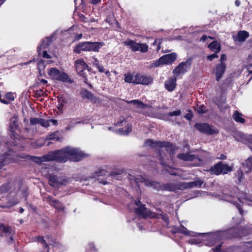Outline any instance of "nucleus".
<instances>
[{
  "mask_svg": "<svg viewBox=\"0 0 252 252\" xmlns=\"http://www.w3.org/2000/svg\"><path fill=\"white\" fill-rule=\"evenodd\" d=\"M69 147H65L60 150L50 151L42 157L31 156V159L38 164L52 161L64 163L69 160Z\"/></svg>",
  "mask_w": 252,
  "mask_h": 252,
  "instance_id": "f257e3e1",
  "label": "nucleus"
},
{
  "mask_svg": "<svg viewBox=\"0 0 252 252\" xmlns=\"http://www.w3.org/2000/svg\"><path fill=\"white\" fill-rule=\"evenodd\" d=\"M19 117L16 115H14L9 119L8 125V134L10 137L13 139H19L20 133L22 130L19 124Z\"/></svg>",
  "mask_w": 252,
  "mask_h": 252,
  "instance_id": "f03ea898",
  "label": "nucleus"
},
{
  "mask_svg": "<svg viewBox=\"0 0 252 252\" xmlns=\"http://www.w3.org/2000/svg\"><path fill=\"white\" fill-rule=\"evenodd\" d=\"M145 144L151 147H164L171 157L173 156L175 152L178 149V147L175 144L168 141H157L154 142L151 139H147L145 142Z\"/></svg>",
  "mask_w": 252,
  "mask_h": 252,
  "instance_id": "7ed1b4c3",
  "label": "nucleus"
},
{
  "mask_svg": "<svg viewBox=\"0 0 252 252\" xmlns=\"http://www.w3.org/2000/svg\"><path fill=\"white\" fill-rule=\"evenodd\" d=\"M104 45L103 42H80L75 47L74 51L76 53H80L82 51L98 52L99 49Z\"/></svg>",
  "mask_w": 252,
  "mask_h": 252,
  "instance_id": "20e7f679",
  "label": "nucleus"
},
{
  "mask_svg": "<svg viewBox=\"0 0 252 252\" xmlns=\"http://www.w3.org/2000/svg\"><path fill=\"white\" fill-rule=\"evenodd\" d=\"M194 127L201 133L211 135L219 132L217 128L213 127L208 123H196Z\"/></svg>",
  "mask_w": 252,
  "mask_h": 252,
  "instance_id": "39448f33",
  "label": "nucleus"
},
{
  "mask_svg": "<svg viewBox=\"0 0 252 252\" xmlns=\"http://www.w3.org/2000/svg\"><path fill=\"white\" fill-rule=\"evenodd\" d=\"M88 155L77 148L69 147V160L74 162H78L87 158Z\"/></svg>",
  "mask_w": 252,
  "mask_h": 252,
  "instance_id": "423d86ee",
  "label": "nucleus"
},
{
  "mask_svg": "<svg viewBox=\"0 0 252 252\" xmlns=\"http://www.w3.org/2000/svg\"><path fill=\"white\" fill-rule=\"evenodd\" d=\"M124 44L128 46L133 52L139 51L142 53H145L148 49V46L146 44L136 43L130 39L125 41Z\"/></svg>",
  "mask_w": 252,
  "mask_h": 252,
  "instance_id": "0eeeda50",
  "label": "nucleus"
},
{
  "mask_svg": "<svg viewBox=\"0 0 252 252\" xmlns=\"http://www.w3.org/2000/svg\"><path fill=\"white\" fill-rule=\"evenodd\" d=\"M177 158L183 161H191L194 160H197L198 162L194 164V166H199L202 164V159L199 158L197 155H190L189 153H180L178 155Z\"/></svg>",
  "mask_w": 252,
  "mask_h": 252,
  "instance_id": "6e6552de",
  "label": "nucleus"
},
{
  "mask_svg": "<svg viewBox=\"0 0 252 252\" xmlns=\"http://www.w3.org/2000/svg\"><path fill=\"white\" fill-rule=\"evenodd\" d=\"M153 82V78L151 75H145L139 73L135 75V84L149 85Z\"/></svg>",
  "mask_w": 252,
  "mask_h": 252,
  "instance_id": "1a4fd4ad",
  "label": "nucleus"
},
{
  "mask_svg": "<svg viewBox=\"0 0 252 252\" xmlns=\"http://www.w3.org/2000/svg\"><path fill=\"white\" fill-rule=\"evenodd\" d=\"M203 236H208V239L210 241V246H214L217 242L220 241L223 239V233L222 231L216 232L202 233Z\"/></svg>",
  "mask_w": 252,
  "mask_h": 252,
  "instance_id": "9d476101",
  "label": "nucleus"
},
{
  "mask_svg": "<svg viewBox=\"0 0 252 252\" xmlns=\"http://www.w3.org/2000/svg\"><path fill=\"white\" fill-rule=\"evenodd\" d=\"M116 126H126V128L124 127H121L119 129L120 132L125 135H127L132 129V126L131 124L128 123V122L123 117H121L120 121L117 122L116 124Z\"/></svg>",
  "mask_w": 252,
  "mask_h": 252,
  "instance_id": "9b49d317",
  "label": "nucleus"
},
{
  "mask_svg": "<svg viewBox=\"0 0 252 252\" xmlns=\"http://www.w3.org/2000/svg\"><path fill=\"white\" fill-rule=\"evenodd\" d=\"M244 230V226L230 229L226 233V238L229 239H232L233 238H241Z\"/></svg>",
  "mask_w": 252,
  "mask_h": 252,
  "instance_id": "f8f14e48",
  "label": "nucleus"
},
{
  "mask_svg": "<svg viewBox=\"0 0 252 252\" xmlns=\"http://www.w3.org/2000/svg\"><path fill=\"white\" fill-rule=\"evenodd\" d=\"M191 64H179L172 71L173 77L176 79L182 78V76L188 71Z\"/></svg>",
  "mask_w": 252,
  "mask_h": 252,
  "instance_id": "ddd939ff",
  "label": "nucleus"
},
{
  "mask_svg": "<svg viewBox=\"0 0 252 252\" xmlns=\"http://www.w3.org/2000/svg\"><path fill=\"white\" fill-rule=\"evenodd\" d=\"M134 212L137 215L141 216L143 218H146L147 217H154L153 212L150 210H148L145 204L139 205V206L135 208Z\"/></svg>",
  "mask_w": 252,
  "mask_h": 252,
  "instance_id": "4468645a",
  "label": "nucleus"
},
{
  "mask_svg": "<svg viewBox=\"0 0 252 252\" xmlns=\"http://www.w3.org/2000/svg\"><path fill=\"white\" fill-rule=\"evenodd\" d=\"M162 189L164 190L173 192L176 191L177 190H184L183 182H180L178 184L167 183L162 185Z\"/></svg>",
  "mask_w": 252,
  "mask_h": 252,
  "instance_id": "2eb2a0df",
  "label": "nucleus"
},
{
  "mask_svg": "<svg viewBox=\"0 0 252 252\" xmlns=\"http://www.w3.org/2000/svg\"><path fill=\"white\" fill-rule=\"evenodd\" d=\"M46 201L51 206L53 207L58 211H63L64 210V206L58 200L54 199L51 195H48L46 197Z\"/></svg>",
  "mask_w": 252,
  "mask_h": 252,
  "instance_id": "dca6fc26",
  "label": "nucleus"
},
{
  "mask_svg": "<svg viewBox=\"0 0 252 252\" xmlns=\"http://www.w3.org/2000/svg\"><path fill=\"white\" fill-rule=\"evenodd\" d=\"M80 94L83 99H87L93 103H95L98 101V99L87 89H82L80 92Z\"/></svg>",
  "mask_w": 252,
  "mask_h": 252,
  "instance_id": "f3484780",
  "label": "nucleus"
},
{
  "mask_svg": "<svg viewBox=\"0 0 252 252\" xmlns=\"http://www.w3.org/2000/svg\"><path fill=\"white\" fill-rule=\"evenodd\" d=\"M177 79L176 77H171L164 82V87L168 92H173L177 86Z\"/></svg>",
  "mask_w": 252,
  "mask_h": 252,
  "instance_id": "a211bd4d",
  "label": "nucleus"
},
{
  "mask_svg": "<svg viewBox=\"0 0 252 252\" xmlns=\"http://www.w3.org/2000/svg\"><path fill=\"white\" fill-rule=\"evenodd\" d=\"M54 37V35L53 34L50 36L46 37L42 41L41 43L38 47L37 51L38 55L41 54V50L47 48L51 44V43L53 42V38Z\"/></svg>",
  "mask_w": 252,
  "mask_h": 252,
  "instance_id": "6ab92c4d",
  "label": "nucleus"
},
{
  "mask_svg": "<svg viewBox=\"0 0 252 252\" xmlns=\"http://www.w3.org/2000/svg\"><path fill=\"white\" fill-rule=\"evenodd\" d=\"M226 69L225 64H218L214 72L216 75V78L217 81H219L220 79L222 77Z\"/></svg>",
  "mask_w": 252,
  "mask_h": 252,
  "instance_id": "aec40b11",
  "label": "nucleus"
},
{
  "mask_svg": "<svg viewBox=\"0 0 252 252\" xmlns=\"http://www.w3.org/2000/svg\"><path fill=\"white\" fill-rule=\"evenodd\" d=\"M177 58V54L175 53L163 56L158 60V63H172Z\"/></svg>",
  "mask_w": 252,
  "mask_h": 252,
  "instance_id": "412c9836",
  "label": "nucleus"
},
{
  "mask_svg": "<svg viewBox=\"0 0 252 252\" xmlns=\"http://www.w3.org/2000/svg\"><path fill=\"white\" fill-rule=\"evenodd\" d=\"M203 183L204 182L202 180L197 179L194 181L189 183L183 182V186L184 187V189H190L194 187L200 188L201 187Z\"/></svg>",
  "mask_w": 252,
  "mask_h": 252,
  "instance_id": "4be33fe9",
  "label": "nucleus"
},
{
  "mask_svg": "<svg viewBox=\"0 0 252 252\" xmlns=\"http://www.w3.org/2000/svg\"><path fill=\"white\" fill-rule=\"evenodd\" d=\"M249 36V32L245 31H239L236 36H233L235 41L244 42Z\"/></svg>",
  "mask_w": 252,
  "mask_h": 252,
  "instance_id": "5701e85b",
  "label": "nucleus"
},
{
  "mask_svg": "<svg viewBox=\"0 0 252 252\" xmlns=\"http://www.w3.org/2000/svg\"><path fill=\"white\" fill-rule=\"evenodd\" d=\"M56 80L64 83L71 84L73 81L71 80L68 74L64 72H60L58 76L56 77Z\"/></svg>",
  "mask_w": 252,
  "mask_h": 252,
  "instance_id": "b1692460",
  "label": "nucleus"
},
{
  "mask_svg": "<svg viewBox=\"0 0 252 252\" xmlns=\"http://www.w3.org/2000/svg\"><path fill=\"white\" fill-rule=\"evenodd\" d=\"M12 160V159L10 157L9 154H3L1 157V158L0 159V170L4 166L11 163Z\"/></svg>",
  "mask_w": 252,
  "mask_h": 252,
  "instance_id": "393cba45",
  "label": "nucleus"
},
{
  "mask_svg": "<svg viewBox=\"0 0 252 252\" xmlns=\"http://www.w3.org/2000/svg\"><path fill=\"white\" fill-rule=\"evenodd\" d=\"M208 171L212 175H221L220 172V161L211 166Z\"/></svg>",
  "mask_w": 252,
  "mask_h": 252,
  "instance_id": "a878e982",
  "label": "nucleus"
},
{
  "mask_svg": "<svg viewBox=\"0 0 252 252\" xmlns=\"http://www.w3.org/2000/svg\"><path fill=\"white\" fill-rule=\"evenodd\" d=\"M173 233H180L186 235L189 234V231L182 224L180 227L174 226L172 230Z\"/></svg>",
  "mask_w": 252,
  "mask_h": 252,
  "instance_id": "bb28decb",
  "label": "nucleus"
},
{
  "mask_svg": "<svg viewBox=\"0 0 252 252\" xmlns=\"http://www.w3.org/2000/svg\"><path fill=\"white\" fill-rule=\"evenodd\" d=\"M226 97L221 93L219 97L215 100V104L219 108L221 109L222 108L223 105L226 103Z\"/></svg>",
  "mask_w": 252,
  "mask_h": 252,
  "instance_id": "cd10ccee",
  "label": "nucleus"
},
{
  "mask_svg": "<svg viewBox=\"0 0 252 252\" xmlns=\"http://www.w3.org/2000/svg\"><path fill=\"white\" fill-rule=\"evenodd\" d=\"M243 165L245 172H251L252 171V157L248 158L243 164Z\"/></svg>",
  "mask_w": 252,
  "mask_h": 252,
  "instance_id": "c85d7f7f",
  "label": "nucleus"
},
{
  "mask_svg": "<svg viewBox=\"0 0 252 252\" xmlns=\"http://www.w3.org/2000/svg\"><path fill=\"white\" fill-rule=\"evenodd\" d=\"M126 102L128 104L132 103L134 105L136 106L137 108H139L141 109H144L147 107V105L144 103L143 102L134 99L130 101H126Z\"/></svg>",
  "mask_w": 252,
  "mask_h": 252,
  "instance_id": "c756f323",
  "label": "nucleus"
},
{
  "mask_svg": "<svg viewBox=\"0 0 252 252\" xmlns=\"http://www.w3.org/2000/svg\"><path fill=\"white\" fill-rule=\"evenodd\" d=\"M233 166H230L220 161V172L221 174H227L233 170Z\"/></svg>",
  "mask_w": 252,
  "mask_h": 252,
  "instance_id": "7c9ffc66",
  "label": "nucleus"
},
{
  "mask_svg": "<svg viewBox=\"0 0 252 252\" xmlns=\"http://www.w3.org/2000/svg\"><path fill=\"white\" fill-rule=\"evenodd\" d=\"M141 181V182L144 183L145 186L147 187H153L154 188H156L157 185H159V182L146 179L145 178H142Z\"/></svg>",
  "mask_w": 252,
  "mask_h": 252,
  "instance_id": "2f4dec72",
  "label": "nucleus"
},
{
  "mask_svg": "<svg viewBox=\"0 0 252 252\" xmlns=\"http://www.w3.org/2000/svg\"><path fill=\"white\" fill-rule=\"evenodd\" d=\"M208 47L210 50L215 53L220 51V44L217 41H213L209 44Z\"/></svg>",
  "mask_w": 252,
  "mask_h": 252,
  "instance_id": "473e14b6",
  "label": "nucleus"
},
{
  "mask_svg": "<svg viewBox=\"0 0 252 252\" xmlns=\"http://www.w3.org/2000/svg\"><path fill=\"white\" fill-rule=\"evenodd\" d=\"M124 81L127 83L135 84V75L129 72L125 74Z\"/></svg>",
  "mask_w": 252,
  "mask_h": 252,
  "instance_id": "72a5a7b5",
  "label": "nucleus"
},
{
  "mask_svg": "<svg viewBox=\"0 0 252 252\" xmlns=\"http://www.w3.org/2000/svg\"><path fill=\"white\" fill-rule=\"evenodd\" d=\"M124 172V171L123 169H116L112 171L108 175V176H111L116 179L117 180H119V178L121 177V175L123 174Z\"/></svg>",
  "mask_w": 252,
  "mask_h": 252,
  "instance_id": "f704fd0d",
  "label": "nucleus"
},
{
  "mask_svg": "<svg viewBox=\"0 0 252 252\" xmlns=\"http://www.w3.org/2000/svg\"><path fill=\"white\" fill-rule=\"evenodd\" d=\"M242 114L238 111L236 110L234 112L233 115V118L236 122L240 123H244L245 120L244 118L241 117Z\"/></svg>",
  "mask_w": 252,
  "mask_h": 252,
  "instance_id": "c9c22d12",
  "label": "nucleus"
},
{
  "mask_svg": "<svg viewBox=\"0 0 252 252\" xmlns=\"http://www.w3.org/2000/svg\"><path fill=\"white\" fill-rule=\"evenodd\" d=\"M49 182L50 185L52 187L56 185H58V183H59V177L54 175H50L49 176Z\"/></svg>",
  "mask_w": 252,
  "mask_h": 252,
  "instance_id": "e433bc0d",
  "label": "nucleus"
},
{
  "mask_svg": "<svg viewBox=\"0 0 252 252\" xmlns=\"http://www.w3.org/2000/svg\"><path fill=\"white\" fill-rule=\"evenodd\" d=\"M195 111L198 114L203 115L208 112V109L204 104H201L200 105H197L196 106Z\"/></svg>",
  "mask_w": 252,
  "mask_h": 252,
  "instance_id": "4c0bfd02",
  "label": "nucleus"
},
{
  "mask_svg": "<svg viewBox=\"0 0 252 252\" xmlns=\"http://www.w3.org/2000/svg\"><path fill=\"white\" fill-rule=\"evenodd\" d=\"M60 71L58 69L55 68H51L48 72L49 74L51 76H52L54 77V78L56 80V77H57L59 74L60 73Z\"/></svg>",
  "mask_w": 252,
  "mask_h": 252,
  "instance_id": "58836bf2",
  "label": "nucleus"
},
{
  "mask_svg": "<svg viewBox=\"0 0 252 252\" xmlns=\"http://www.w3.org/2000/svg\"><path fill=\"white\" fill-rule=\"evenodd\" d=\"M75 65L77 73L83 70H86L88 67V64H75Z\"/></svg>",
  "mask_w": 252,
  "mask_h": 252,
  "instance_id": "ea45409f",
  "label": "nucleus"
},
{
  "mask_svg": "<svg viewBox=\"0 0 252 252\" xmlns=\"http://www.w3.org/2000/svg\"><path fill=\"white\" fill-rule=\"evenodd\" d=\"M59 183H58L59 185H66L67 183L70 181L69 178L66 177H59Z\"/></svg>",
  "mask_w": 252,
  "mask_h": 252,
  "instance_id": "a19ab883",
  "label": "nucleus"
},
{
  "mask_svg": "<svg viewBox=\"0 0 252 252\" xmlns=\"http://www.w3.org/2000/svg\"><path fill=\"white\" fill-rule=\"evenodd\" d=\"M58 131H56L53 132L50 134H49L47 138L48 140H56V141H59L60 140V137L58 136Z\"/></svg>",
  "mask_w": 252,
  "mask_h": 252,
  "instance_id": "79ce46f5",
  "label": "nucleus"
},
{
  "mask_svg": "<svg viewBox=\"0 0 252 252\" xmlns=\"http://www.w3.org/2000/svg\"><path fill=\"white\" fill-rule=\"evenodd\" d=\"M107 171L105 170L104 169H99L97 171H96L94 173V176L96 177H99L101 176H105L106 175Z\"/></svg>",
  "mask_w": 252,
  "mask_h": 252,
  "instance_id": "37998d69",
  "label": "nucleus"
},
{
  "mask_svg": "<svg viewBox=\"0 0 252 252\" xmlns=\"http://www.w3.org/2000/svg\"><path fill=\"white\" fill-rule=\"evenodd\" d=\"M42 126L45 127H48L50 126L49 120H45L44 119L40 118L39 124Z\"/></svg>",
  "mask_w": 252,
  "mask_h": 252,
  "instance_id": "c03bdc74",
  "label": "nucleus"
},
{
  "mask_svg": "<svg viewBox=\"0 0 252 252\" xmlns=\"http://www.w3.org/2000/svg\"><path fill=\"white\" fill-rule=\"evenodd\" d=\"M237 176L238 177V180L239 182H242V180L244 179V176L243 171L239 169L237 171Z\"/></svg>",
  "mask_w": 252,
  "mask_h": 252,
  "instance_id": "a18cd8bd",
  "label": "nucleus"
},
{
  "mask_svg": "<svg viewBox=\"0 0 252 252\" xmlns=\"http://www.w3.org/2000/svg\"><path fill=\"white\" fill-rule=\"evenodd\" d=\"M160 218L162 219L166 223H169V218L167 214L165 213H162L160 214Z\"/></svg>",
  "mask_w": 252,
  "mask_h": 252,
  "instance_id": "49530a36",
  "label": "nucleus"
},
{
  "mask_svg": "<svg viewBox=\"0 0 252 252\" xmlns=\"http://www.w3.org/2000/svg\"><path fill=\"white\" fill-rule=\"evenodd\" d=\"M222 242L220 243V244L217 245L215 247L212 248L211 251L213 252H221V248L222 245Z\"/></svg>",
  "mask_w": 252,
  "mask_h": 252,
  "instance_id": "de8ad7c7",
  "label": "nucleus"
},
{
  "mask_svg": "<svg viewBox=\"0 0 252 252\" xmlns=\"http://www.w3.org/2000/svg\"><path fill=\"white\" fill-rule=\"evenodd\" d=\"M40 119L38 118H31L30 119V124L31 125H35L39 124Z\"/></svg>",
  "mask_w": 252,
  "mask_h": 252,
  "instance_id": "09e8293b",
  "label": "nucleus"
},
{
  "mask_svg": "<svg viewBox=\"0 0 252 252\" xmlns=\"http://www.w3.org/2000/svg\"><path fill=\"white\" fill-rule=\"evenodd\" d=\"M181 114V111L180 110H178L176 111H174L173 112H170L167 114V115L170 117L172 116H180Z\"/></svg>",
  "mask_w": 252,
  "mask_h": 252,
  "instance_id": "8fccbe9b",
  "label": "nucleus"
},
{
  "mask_svg": "<svg viewBox=\"0 0 252 252\" xmlns=\"http://www.w3.org/2000/svg\"><path fill=\"white\" fill-rule=\"evenodd\" d=\"M78 74L80 76L83 77V78L84 79V82L85 83H87V81H88V78H87V74L86 72V70H83L82 71H81L80 72H78Z\"/></svg>",
  "mask_w": 252,
  "mask_h": 252,
  "instance_id": "3c124183",
  "label": "nucleus"
},
{
  "mask_svg": "<svg viewBox=\"0 0 252 252\" xmlns=\"http://www.w3.org/2000/svg\"><path fill=\"white\" fill-rule=\"evenodd\" d=\"M97 67L98 71L100 72H105L106 74L109 73L108 70L105 71V69L104 67L102 65H100L99 64H94Z\"/></svg>",
  "mask_w": 252,
  "mask_h": 252,
  "instance_id": "603ef678",
  "label": "nucleus"
},
{
  "mask_svg": "<svg viewBox=\"0 0 252 252\" xmlns=\"http://www.w3.org/2000/svg\"><path fill=\"white\" fill-rule=\"evenodd\" d=\"M39 56H42L43 58L46 59H50L51 58L50 55H49L46 50H43L42 52L41 51V54L39 55Z\"/></svg>",
  "mask_w": 252,
  "mask_h": 252,
  "instance_id": "864d4df0",
  "label": "nucleus"
},
{
  "mask_svg": "<svg viewBox=\"0 0 252 252\" xmlns=\"http://www.w3.org/2000/svg\"><path fill=\"white\" fill-rule=\"evenodd\" d=\"M218 57V56H217L216 53H215L214 54H213L211 55L208 56L207 57V59L208 60V61L211 62L213 61V60L214 59L217 58Z\"/></svg>",
  "mask_w": 252,
  "mask_h": 252,
  "instance_id": "5fc2aeb1",
  "label": "nucleus"
},
{
  "mask_svg": "<svg viewBox=\"0 0 252 252\" xmlns=\"http://www.w3.org/2000/svg\"><path fill=\"white\" fill-rule=\"evenodd\" d=\"M196 58V57H189L187 60L186 62H182L181 63H190L192 62H197L198 61L195 60Z\"/></svg>",
  "mask_w": 252,
  "mask_h": 252,
  "instance_id": "6e6d98bb",
  "label": "nucleus"
},
{
  "mask_svg": "<svg viewBox=\"0 0 252 252\" xmlns=\"http://www.w3.org/2000/svg\"><path fill=\"white\" fill-rule=\"evenodd\" d=\"M189 113H187L186 114V115L185 116V118L189 120V121H190L192 117H193V115L192 114V113L191 112V111H189Z\"/></svg>",
  "mask_w": 252,
  "mask_h": 252,
  "instance_id": "4d7b16f0",
  "label": "nucleus"
},
{
  "mask_svg": "<svg viewBox=\"0 0 252 252\" xmlns=\"http://www.w3.org/2000/svg\"><path fill=\"white\" fill-rule=\"evenodd\" d=\"M236 206L237 208L238 209L240 214L242 216L243 215L244 211L242 208L241 207V205L240 204L237 203L236 204Z\"/></svg>",
  "mask_w": 252,
  "mask_h": 252,
  "instance_id": "13d9d810",
  "label": "nucleus"
},
{
  "mask_svg": "<svg viewBox=\"0 0 252 252\" xmlns=\"http://www.w3.org/2000/svg\"><path fill=\"white\" fill-rule=\"evenodd\" d=\"M36 240L38 242L42 244L44 243H45V241H46L43 236H40L37 237Z\"/></svg>",
  "mask_w": 252,
  "mask_h": 252,
  "instance_id": "bf43d9fd",
  "label": "nucleus"
},
{
  "mask_svg": "<svg viewBox=\"0 0 252 252\" xmlns=\"http://www.w3.org/2000/svg\"><path fill=\"white\" fill-rule=\"evenodd\" d=\"M27 205L28 207L30 208L33 212H35L36 211V210H37L36 207L35 206H33L32 204L27 202Z\"/></svg>",
  "mask_w": 252,
  "mask_h": 252,
  "instance_id": "052dcab7",
  "label": "nucleus"
},
{
  "mask_svg": "<svg viewBox=\"0 0 252 252\" xmlns=\"http://www.w3.org/2000/svg\"><path fill=\"white\" fill-rule=\"evenodd\" d=\"M3 144L7 145L8 143L5 140V138L0 135V146Z\"/></svg>",
  "mask_w": 252,
  "mask_h": 252,
  "instance_id": "680f3d73",
  "label": "nucleus"
},
{
  "mask_svg": "<svg viewBox=\"0 0 252 252\" xmlns=\"http://www.w3.org/2000/svg\"><path fill=\"white\" fill-rule=\"evenodd\" d=\"M38 68L39 69V70H38L39 74H40V76H42L43 73H42L40 68L43 67L44 68L45 67V65H44V64H38Z\"/></svg>",
  "mask_w": 252,
  "mask_h": 252,
  "instance_id": "e2e57ef3",
  "label": "nucleus"
},
{
  "mask_svg": "<svg viewBox=\"0 0 252 252\" xmlns=\"http://www.w3.org/2000/svg\"><path fill=\"white\" fill-rule=\"evenodd\" d=\"M48 120L49 121V123H52L54 126H57L58 125V121L56 120L50 119Z\"/></svg>",
  "mask_w": 252,
  "mask_h": 252,
  "instance_id": "0e129e2a",
  "label": "nucleus"
},
{
  "mask_svg": "<svg viewBox=\"0 0 252 252\" xmlns=\"http://www.w3.org/2000/svg\"><path fill=\"white\" fill-rule=\"evenodd\" d=\"M14 234V231L10 234V235H8V236H9V239L10 240L11 242L13 241V235Z\"/></svg>",
  "mask_w": 252,
  "mask_h": 252,
  "instance_id": "69168bd1",
  "label": "nucleus"
},
{
  "mask_svg": "<svg viewBox=\"0 0 252 252\" xmlns=\"http://www.w3.org/2000/svg\"><path fill=\"white\" fill-rule=\"evenodd\" d=\"M101 0H91V3L93 4H95L99 2Z\"/></svg>",
  "mask_w": 252,
  "mask_h": 252,
  "instance_id": "338daca9",
  "label": "nucleus"
},
{
  "mask_svg": "<svg viewBox=\"0 0 252 252\" xmlns=\"http://www.w3.org/2000/svg\"><path fill=\"white\" fill-rule=\"evenodd\" d=\"M226 59V57L225 55H222L221 57H220V61L222 62H223V61H225Z\"/></svg>",
  "mask_w": 252,
  "mask_h": 252,
  "instance_id": "774afa93",
  "label": "nucleus"
}]
</instances>
